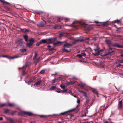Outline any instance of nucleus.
Listing matches in <instances>:
<instances>
[{"instance_id": "obj_12", "label": "nucleus", "mask_w": 123, "mask_h": 123, "mask_svg": "<svg viewBox=\"0 0 123 123\" xmlns=\"http://www.w3.org/2000/svg\"><path fill=\"white\" fill-rule=\"evenodd\" d=\"M113 46L114 47H117L119 48H123V46L120 45L117 43L114 44L113 45Z\"/></svg>"}, {"instance_id": "obj_33", "label": "nucleus", "mask_w": 123, "mask_h": 123, "mask_svg": "<svg viewBox=\"0 0 123 123\" xmlns=\"http://www.w3.org/2000/svg\"><path fill=\"white\" fill-rule=\"evenodd\" d=\"M37 52H35V55L34 56L33 59V60L35 59L36 58L37 56Z\"/></svg>"}, {"instance_id": "obj_32", "label": "nucleus", "mask_w": 123, "mask_h": 123, "mask_svg": "<svg viewBox=\"0 0 123 123\" xmlns=\"http://www.w3.org/2000/svg\"><path fill=\"white\" fill-rule=\"evenodd\" d=\"M30 64V62H27L26 64L25 65V68H26V67L29 65Z\"/></svg>"}, {"instance_id": "obj_57", "label": "nucleus", "mask_w": 123, "mask_h": 123, "mask_svg": "<svg viewBox=\"0 0 123 123\" xmlns=\"http://www.w3.org/2000/svg\"><path fill=\"white\" fill-rule=\"evenodd\" d=\"M33 79H31L29 81V82L30 83H31L33 81Z\"/></svg>"}, {"instance_id": "obj_37", "label": "nucleus", "mask_w": 123, "mask_h": 123, "mask_svg": "<svg viewBox=\"0 0 123 123\" xmlns=\"http://www.w3.org/2000/svg\"><path fill=\"white\" fill-rule=\"evenodd\" d=\"M56 91L58 93H60L61 92L62 90L59 89H56Z\"/></svg>"}, {"instance_id": "obj_5", "label": "nucleus", "mask_w": 123, "mask_h": 123, "mask_svg": "<svg viewBox=\"0 0 123 123\" xmlns=\"http://www.w3.org/2000/svg\"><path fill=\"white\" fill-rule=\"evenodd\" d=\"M46 24V21H43L41 22L39 24H37V25L38 27H43Z\"/></svg>"}, {"instance_id": "obj_6", "label": "nucleus", "mask_w": 123, "mask_h": 123, "mask_svg": "<svg viewBox=\"0 0 123 123\" xmlns=\"http://www.w3.org/2000/svg\"><path fill=\"white\" fill-rule=\"evenodd\" d=\"M74 110V109H71L64 112L60 113L59 114V115H66L68 114V113L69 112H72L73 110Z\"/></svg>"}, {"instance_id": "obj_35", "label": "nucleus", "mask_w": 123, "mask_h": 123, "mask_svg": "<svg viewBox=\"0 0 123 123\" xmlns=\"http://www.w3.org/2000/svg\"><path fill=\"white\" fill-rule=\"evenodd\" d=\"M9 110L8 109H5L4 110V112L6 113H7L9 112Z\"/></svg>"}, {"instance_id": "obj_9", "label": "nucleus", "mask_w": 123, "mask_h": 123, "mask_svg": "<svg viewBox=\"0 0 123 123\" xmlns=\"http://www.w3.org/2000/svg\"><path fill=\"white\" fill-rule=\"evenodd\" d=\"M18 44L20 46H22L23 44V41L22 39L19 40L18 42Z\"/></svg>"}, {"instance_id": "obj_26", "label": "nucleus", "mask_w": 123, "mask_h": 123, "mask_svg": "<svg viewBox=\"0 0 123 123\" xmlns=\"http://www.w3.org/2000/svg\"><path fill=\"white\" fill-rule=\"evenodd\" d=\"M36 12L37 14L39 15L43 13V12L38 11H36Z\"/></svg>"}, {"instance_id": "obj_30", "label": "nucleus", "mask_w": 123, "mask_h": 123, "mask_svg": "<svg viewBox=\"0 0 123 123\" xmlns=\"http://www.w3.org/2000/svg\"><path fill=\"white\" fill-rule=\"evenodd\" d=\"M60 79V78H55L54 80H52V82L53 83H55L56 82L57 80H59Z\"/></svg>"}, {"instance_id": "obj_2", "label": "nucleus", "mask_w": 123, "mask_h": 123, "mask_svg": "<svg viewBox=\"0 0 123 123\" xmlns=\"http://www.w3.org/2000/svg\"><path fill=\"white\" fill-rule=\"evenodd\" d=\"M19 115H25L29 116H32L33 114L31 112H22L19 113Z\"/></svg>"}, {"instance_id": "obj_27", "label": "nucleus", "mask_w": 123, "mask_h": 123, "mask_svg": "<svg viewBox=\"0 0 123 123\" xmlns=\"http://www.w3.org/2000/svg\"><path fill=\"white\" fill-rule=\"evenodd\" d=\"M80 92L83 94V95L86 97L87 96V94L84 91H80Z\"/></svg>"}, {"instance_id": "obj_52", "label": "nucleus", "mask_w": 123, "mask_h": 123, "mask_svg": "<svg viewBox=\"0 0 123 123\" xmlns=\"http://www.w3.org/2000/svg\"><path fill=\"white\" fill-rule=\"evenodd\" d=\"M80 86L81 88H84V85L81 83Z\"/></svg>"}, {"instance_id": "obj_53", "label": "nucleus", "mask_w": 123, "mask_h": 123, "mask_svg": "<svg viewBox=\"0 0 123 123\" xmlns=\"http://www.w3.org/2000/svg\"><path fill=\"white\" fill-rule=\"evenodd\" d=\"M61 19V18L60 17H58L57 18V22H60V20Z\"/></svg>"}, {"instance_id": "obj_64", "label": "nucleus", "mask_w": 123, "mask_h": 123, "mask_svg": "<svg viewBox=\"0 0 123 123\" xmlns=\"http://www.w3.org/2000/svg\"><path fill=\"white\" fill-rule=\"evenodd\" d=\"M51 47V46L49 45H48L47 46V47L48 48H50Z\"/></svg>"}, {"instance_id": "obj_28", "label": "nucleus", "mask_w": 123, "mask_h": 123, "mask_svg": "<svg viewBox=\"0 0 123 123\" xmlns=\"http://www.w3.org/2000/svg\"><path fill=\"white\" fill-rule=\"evenodd\" d=\"M100 48L98 46H97L96 49H94V50L96 52L97 51L98 52Z\"/></svg>"}, {"instance_id": "obj_41", "label": "nucleus", "mask_w": 123, "mask_h": 123, "mask_svg": "<svg viewBox=\"0 0 123 123\" xmlns=\"http://www.w3.org/2000/svg\"><path fill=\"white\" fill-rule=\"evenodd\" d=\"M5 106H7V104L6 103H4L0 105V107H3Z\"/></svg>"}, {"instance_id": "obj_20", "label": "nucleus", "mask_w": 123, "mask_h": 123, "mask_svg": "<svg viewBox=\"0 0 123 123\" xmlns=\"http://www.w3.org/2000/svg\"><path fill=\"white\" fill-rule=\"evenodd\" d=\"M61 28L62 27L61 26L59 25H56L54 27V28L55 29H61Z\"/></svg>"}, {"instance_id": "obj_45", "label": "nucleus", "mask_w": 123, "mask_h": 123, "mask_svg": "<svg viewBox=\"0 0 123 123\" xmlns=\"http://www.w3.org/2000/svg\"><path fill=\"white\" fill-rule=\"evenodd\" d=\"M81 54L82 55V56L85 57L86 55V54L85 53H82Z\"/></svg>"}, {"instance_id": "obj_43", "label": "nucleus", "mask_w": 123, "mask_h": 123, "mask_svg": "<svg viewBox=\"0 0 123 123\" xmlns=\"http://www.w3.org/2000/svg\"><path fill=\"white\" fill-rule=\"evenodd\" d=\"M55 87L54 86H52V87L50 88L49 89V90H54L55 89Z\"/></svg>"}, {"instance_id": "obj_15", "label": "nucleus", "mask_w": 123, "mask_h": 123, "mask_svg": "<svg viewBox=\"0 0 123 123\" xmlns=\"http://www.w3.org/2000/svg\"><path fill=\"white\" fill-rule=\"evenodd\" d=\"M102 51H103V50H99L98 52H97V53H93V54L95 56H97L98 55H99V54L100 53V52Z\"/></svg>"}, {"instance_id": "obj_62", "label": "nucleus", "mask_w": 123, "mask_h": 123, "mask_svg": "<svg viewBox=\"0 0 123 123\" xmlns=\"http://www.w3.org/2000/svg\"><path fill=\"white\" fill-rule=\"evenodd\" d=\"M70 84V82H67V83H66V84L68 85H69V84Z\"/></svg>"}, {"instance_id": "obj_58", "label": "nucleus", "mask_w": 123, "mask_h": 123, "mask_svg": "<svg viewBox=\"0 0 123 123\" xmlns=\"http://www.w3.org/2000/svg\"><path fill=\"white\" fill-rule=\"evenodd\" d=\"M80 102V100L79 99H78L77 101V102L78 104H79Z\"/></svg>"}, {"instance_id": "obj_7", "label": "nucleus", "mask_w": 123, "mask_h": 123, "mask_svg": "<svg viewBox=\"0 0 123 123\" xmlns=\"http://www.w3.org/2000/svg\"><path fill=\"white\" fill-rule=\"evenodd\" d=\"M56 40V38L54 37L53 38L49 39L47 40L48 42V43H50L54 42L55 40Z\"/></svg>"}, {"instance_id": "obj_40", "label": "nucleus", "mask_w": 123, "mask_h": 123, "mask_svg": "<svg viewBox=\"0 0 123 123\" xmlns=\"http://www.w3.org/2000/svg\"><path fill=\"white\" fill-rule=\"evenodd\" d=\"M7 123H15L12 120L10 119L8 121Z\"/></svg>"}, {"instance_id": "obj_60", "label": "nucleus", "mask_w": 123, "mask_h": 123, "mask_svg": "<svg viewBox=\"0 0 123 123\" xmlns=\"http://www.w3.org/2000/svg\"><path fill=\"white\" fill-rule=\"evenodd\" d=\"M79 61L80 62H82V63H83V62H86V61H82V60H80Z\"/></svg>"}, {"instance_id": "obj_25", "label": "nucleus", "mask_w": 123, "mask_h": 123, "mask_svg": "<svg viewBox=\"0 0 123 123\" xmlns=\"http://www.w3.org/2000/svg\"><path fill=\"white\" fill-rule=\"evenodd\" d=\"M26 51V50L24 49H22L20 50V51L21 52L24 53Z\"/></svg>"}, {"instance_id": "obj_55", "label": "nucleus", "mask_w": 123, "mask_h": 123, "mask_svg": "<svg viewBox=\"0 0 123 123\" xmlns=\"http://www.w3.org/2000/svg\"><path fill=\"white\" fill-rule=\"evenodd\" d=\"M86 112H85L84 114L82 115V117H84V116H86Z\"/></svg>"}, {"instance_id": "obj_36", "label": "nucleus", "mask_w": 123, "mask_h": 123, "mask_svg": "<svg viewBox=\"0 0 123 123\" xmlns=\"http://www.w3.org/2000/svg\"><path fill=\"white\" fill-rule=\"evenodd\" d=\"M114 22L115 23H117V24H118L119 23L121 22V21L118 20H116L114 21Z\"/></svg>"}, {"instance_id": "obj_54", "label": "nucleus", "mask_w": 123, "mask_h": 123, "mask_svg": "<svg viewBox=\"0 0 123 123\" xmlns=\"http://www.w3.org/2000/svg\"><path fill=\"white\" fill-rule=\"evenodd\" d=\"M64 19L67 22H68L69 20V19L68 18H65Z\"/></svg>"}, {"instance_id": "obj_3", "label": "nucleus", "mask_w": 123, "mask_h": 123, "mask_svg": "<svg viewBox=\"0 0 123 123\" xmlns=\"http://www.w3.org/2000/svg\"><path fill=\"white\" fill-rule=\"evenodd\" d=\"M6 57L7 58H10L11 59H13L14 58H20V56L19 55H16L15 56H14L13 57H10L9 56L7 55H4L3 56H0V57Z\"/></svg>"}, {"instance_id": "obj_22", "label": "nucleus", "mask_w": 123, "mask_h": 123, "mask_svg": "<svg viewBox=\"0 0 123 123\" xmlns=\"http://www.w3.org/2000/svg\"><path fill=\"white\" fill-rule=\"evenodd\" d=\"M113 52H114V51H112L111 52H108V53H107V54H104V55H102V56H106L107 55H108L112 53Z\"/></svg>"}, {"instance_id": "obj_24", "label": "nucleus", "mask_w": 123, "mask_h": 123, "mask_svg": "<svg viewBox=\"0 0 123 123\" xmlns=\"http://www.w3.org/2000/svg\"><path fill=\"white\" fill-rule=\"evenodd\" d=\"M4 6L7 10L9 11H11V9L10 8L6 6Z\"/></svg>"}, {"instance_id": "obj_21", "label": "nucleus", "mask_w": 123, "mask_h": 123, "mask_svg": "<svg viewBox=\"0 0 123 123\" xmlns=\"http://www.w3.org/2000/svg\"><path fill=\"white\" fill-rule=\"evenodd\" d=\"M28 36L26 35H25L23 36V37L25 41H27L28 40Z\"/></svg>"}, {"instance_id": "obj_39", "label": "nucleus", "mask_w": 123, "mask_h": 123, "mask_svg": "<svg viewBox=\"0 0 123 123\" xmlns=\"http://www.w3.org/2000/svg\"><path fill=\"white\" fill-rule=\"evenodd\" d=\"M34 42V40L33 38L29 40V42L30 43H33H33Z\"/></svg>"}, {"instance_id": "obj_34", "label": "nucleus", "mask_w": 123, "mask_h": 123, "mask_svg": "<svg viewBox=\"0 0 123 123\" xmlns=\"http://www.w3.org/2000/svg\"><path fill=\"white\" fill-rule=\"evenodd\" d=\"M63 36V33H60L59 34V37L60 38L62 37Z\"/></svg>"}, {"instance_id": "obj_17", "label": "nucleus", "mask_w": 123, "mask_h": 123, "mask_svg": "<svg viewBox=\"0 0 123 123\" xmlns=\"http://www.w3.org/2000/svg\"><path fill=\"white\" fill-rule=\"evenodd\" d=\"M15 105L14 103H9L7 104V106H9L10 107H13Z\"/></svg>"}, {"instance_id": "obj_4", "label": "nucleus", "mask_w": 123, "mask_h": 123, "mask_svg": "<svg viewBox=\"0 0 123 123\" xmlns=\"http://www.w3.org/2000/svg\"><path fill=\"white\" fill-rule=\"evenodd\" d=\"M83 26L85 29L87 30H90L93 29V27L92 26L88 25H83Z\"/></svg>"}, {"instance_id": "obj_51", "label": "nucleus", "mask_w": 123, "mask_h": 123, "mask_svg": "<svg viewBox=\"0 0 123 123\" xmlns=\"http://www.w3.org/2000/svg\"><path fill=\"white\" fill-rule=\"evenodd\" d=\"M67 91V89H65L63 91H62L61 92L62 93H66Z\"/></svg>"}, {"instance_id": "obj_47", "label": "nucleus", "mask_w": 123, "mask_h": 123, "mask_svg": "<svg viewBox=\"0 0 123 123\" xmlns=\"http://www.w3.org/2000/svg\"><path fill=\"white\" fill-rule=\"evenodd\" d=\"M108 25L107 23L106 22H104L103 24V26H106Z\"/></svg>"}, {"instance_id": "obj_29", "label": "nucleus", "mask_w": 123, "mask_h": 123, "mask_svg": "<svg viewBox=\"0 0 123 123\" xmlns=\"http://www.w3.org/2000/svg\"><path fill=\"white\" fill-rule=\"evenodd\" d=\"M33 44V43H27V45L29 47H30Z\"/></svg>"}, {"instance_id": "obj_13", "label": "nucleus", "mask_w": 123, "mask_h": 123, "mask_svg": "<svg viewBox=\"0 0 123 123\" xmlns=\"http://www.w3.org/2000/svg\"><path fill=\"white\" fill-rule=\"evenodd\" d=\"M42 80H41L39 81H37L35 84H34V85L35 86H37L38 85H39L42 82Z\"/></svg>"}, {"instance_id": "obj_38", "label": "nucleus", "mask_w": 123, "mask_h": 123, "mask_svg": "<svg viewBox=\"0 0 123 123\" xmlns=\"http://www.w3.org/2000/svg\"><path fill=\"white\" fill-rule=\"evenodd\" d=\"M40 59V58H38L37 59H36L35 61V63H37V62H38L39 61Z\"/></svg>"}, {"instance_id": "obj_8", "label": "nucleus", "mask_w": 123, "mask_h": 123, "mask_svg": "<svg viewBox=\"0 0 123 123\" xmlns=\"http://www.w3.org/2000/svg\"><path fill=\"white\" fill-rule=\"evenodd\" d=\"M118 105V108H121L122 107L123 102L122 100L121 101H120L119 102Z\"/></svg>"}, {"instance_id": "obj_10", "label": "nucleus", "mask_w": 123, "mask_h": 123, "mask_svg": "<svg viewBox=\"0 0 123 123\" xmlns=\"http://www.w3.org/2000/svg\"><path fill=\"white\" fill-rule=\"evenodd\" d=\"M92 92L94 93L97 94H98V91L96 89L92 88Z\"/></svg>"}, {"instance_id": "obj_16", "label": "nucleus", "mask_w": 123, "mask_h": 123, "mask_svg": "<svg viewBox=\"0 0 123 123\" xmlns=\"http://www.w3.org/2000/svg\"><path fill=\"white\" fill-rule=\"evenodd\" d=\"M77 23V22L76 21H74L73 22L71 25L72 26L74 27H75L76 26V24Z\"/></svg>"}, {"instance_id": "obj_50", "label": "nucleus", "mask_w": 123, "mask_h": 123, "mask_svg": "<svg viewBox=\"0 0 123 123\" xmlns=\"http://www.w3.org/2000/svg\"><path fill=\"white\" fill-rule=\"evenodd\" d=\"M76 56L77 57H79L80 58L82 57V56L81 54H78Z\"/></svg>"}, {"instance_id": "obj_1", "label": "nucleus", "mask_w": 123, "mask_h": 123, "mask_svg": "<svg viewBox=\"0 0 123 123\" xmlns=\"http://www.w3.org/2000/svg\"><path fill=\"white\" fill-rule=\"evenodd\" d=\"M72 44L67 43L64 45V48L62 49V51L65 52H69L70 51V47L72 46Z\"/></svg>"}, {"instance_id": "obj_56", "label": "nucleus", "mask_w": 123, "mask_h": 123, "mask_svg": "<svg viewBox=\"0 0 123 123\" xmlns=\"http://www.w3.org/2000/svg\"><path fill=\"white\" fill-rule=\"evenodd\" d=\"M112 50V48H109V49L108 50V51L109 52H110V51Z\"/></svg>"}, {"instance_id": "obj_59", "label": "nucleus", "mask_w": 123, "mask_h": 123, "mask_svg": "<svg viewBox=\"0 0 123 123\" xmlns=\"http://www.w3.org/2000/svg\"><path fill=\"white\" fill-rule=\"evenodd\" d=\"M70 84L71 85H73V84H74V83H75V82H71V81H70Z\"/></svg>"}, {"instance_id": "obj_61", "label": "nucleus", "mask_w": 123, "mask_h": 123, "mask_svg": "<svg viewBox=\"0 0 123 123\" xmlns=\"http://www.w3.org/2000/svg\"><path fill=\"white\" fill-rule=\"evenodd\" d=\"M121 66V65L120 64H118L117 65V67H119Z\"/></svg>"}, {"instance_id": "obj_31", "label": "nucleus", "mask_w": 123, "mask_h": 123, "mask_svg": "<svg viewBox=\"0 0 123 123\" xmlns=\"http://www.w3.org/2000/svg\"><path fill=\"white\" fill-rule=\"evenodd\" d=\"M40 117L42 118H45L47 117L48 116L46 115H39Z\"/></svg>"}, {"instance_id": "obj_18", "label": "nucleus", "mask_w": 123, "mask_h": 123, "mask_svg": "<svg viewBox=\"0 0 123 123\" xmlns=\"http://www.w3.org/2000/svg\"><path fill=\"white\" fill-rule=\"evenodd\" d=\"M105 42L109 46L110 45L111 43V41L110 40H106Z\"/></svg>"}, {"instance_id": "obj_14", "label": "nucleus", "mask_w": 123, "mask_h": 123, "mask_svg": "<svg viewBox=\"0 0 123 123\" xmlns=\"http://www.w3.org/2000/svg\"><path fill=\"white\" fill-rule=\"evenodd\" d=\"M41 44L47 43H48V42L47 41V39H43L40 41Z\"/></svg>"}, {"instance_id": "obj_44", "label": "nucleus", "mask_w": 123, "mask_h": 123, "mask_svg": "<svg viewBox=\"0 0 123 123\" xmlns=\"http://www.w3.org/2000/svg\"><path fill=\"white\" fill-rule=\"evenodd\" d=\"M41 42H40L36 44V46H39L40 44H41Z\"/></svg>"}, {"instance_id": "obj_11", "label": "nucleus", "mask_w": 123, "mask_h": 123, "mask_svg": "<svg viewBox=\"0 0 123 123\" xmlns=\"http://www.w3.org/2000/svg\"><path fill=\"white\" fill-rule=\"evenodd\" d=\"M20 30L22 32L24 33L28 32L29 31V30L26 29L20 28Z\"/></svg>"}, {"instance_id": "obj_49", "label": "nucleus", "mask_w": 123, "mask_h": 123, "mask_svg": "<svg viewBox=\"0 0 123 123\" xmlns=\"http://www.w3.org/2000/svg\"><path fill=\"white\" fill-rule=\"evenodd\" d=\"M45 72V71L44 70H42L40 72V73L41 74H43Z\"/></svg>"}, {"instance_id": "obj_48", "label": "nucleus", "mask_w": 123, "mask_h": 123, "mask_svg": "<svg viewBox=\"0 0 123 123\" xmlns=\"http://www.w3.org/2000/svg\"><path fill=\"white\" fill-rule=\"evenodd\" d=\"M16 111H13L12 112H11V114L12 115H13L16 113Z\"/></svg>"}, {"instance_id": "obj_42", "label": "nucleus", "mask_w": 123, "mask_h": 123, "mask_svg": "<svg viewBox=\"0 0 123 123\" xmlns=\"http://www.w3.org/2000/svg\"><path fill=\"white\" fill-rule=\"evenodd\" d=\"M60 87L63 89H64L65 88V86L63 85H60Z\"/></svg>"}, {"instance_id": "obj_46", "label": "nucleus", "mask_w": 123, "mask_h": 123, "mask_svg": "<svg viewBox=\"0 0 123 123\" xmlns=\"http://www.w3.org/2000/svg\"><path fill=\"white\" fill-rule=\"evenodd\" d=\"M48 50L49 51H51L54 50L55 49L54 48H52L49 49Z\"/></svg>"}, {"instance_id": "obj_63", "label": "nucleus", "mask_w": 123, "mask_h": 123, "mask_svg": "<svg viewBox=\"0 0 123 123\" xmlns=\"http://www.w3.org/2000/svg\"><path fill=\"white\" fill-rule=\"evenodd\" d=\"M25 82L26 83H27L29 85H30V83H30L29 82H29H27L26 81H25Z\"/></svg>"}, {"instance_id": "obj_23", "label": "nucleus", "mask_w": 123, "mask_h": 123, "mask_svg": "<svg viewBox=\"0 0 123 123\" xmlns=\"http://www.w3.org/2000/svg\"><path fill=\"white\" fill-rule=\"evenodd\" d=\"M62 43V42L60 41H57V42H55V43H54L53 45H56L59 44H60L61 43Z\"/></svg>"}, {"instance_id": "obj_19", "label": "nucleus", "mask_w": 123, "mask_h": 123, "mask_svg": "<svg viewBox=\"0 0 123 123\" xmlns=\"http://www.w3.org/2000/svg\"><path fill=\"white\" fill-rule=\"evenodd\" d=\"M0 2L3 3V5L4 4H9V3L6 2V1L3 0H0Z\"/></svg>"}]
</instances>
